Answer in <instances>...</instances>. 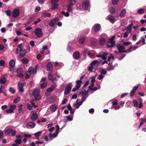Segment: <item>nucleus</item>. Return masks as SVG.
I'll return each instance as SVG.
<instances>
[{
	"label": "nucleus",
	"instance_id": "f257e3e1",
	"mask_svg": "<svg viewBox=\"0 0 146 146\" xmlns=\"http://www.w3.org/2000/svg\"><path fill=\"white\" fill-rule=\"evenodd\" d=\"M34 33L37 38L42 37L43 36L42 29L40 28H36L34 31Z\"/></svg>",
	"mask_w": 146,
	"mask_h": 146
},
{
	"label": "nucleus",
	"instance_id": "f03ea898",
	"mask_svg": "<svg viewBox=\"0 0 146 146\" xmlns=\"http://www.w3.org/2000/svg\"><path fill=\"white\" fill-rule=\"evenodd\" d=\"M33 94L36 100H40L41 97L39 94V92L38 90L35 89L34 90Z\"/></svg>",
	"mask_w": 146,
	"mask_h": 146
},
{
	"label": "nucleus",
	"instance_id": "7ed1b4c3",
	"mask_svg": "<svg viewBox=\"0 0 146 146\" xmlns=\"http://www.w3.org/2000/svg\"><path fill=\"white\" fill-rule=\"evenodd\" d=\"M25 82L23 81H21L18 82V87L19 90L20 92L22 93L23 92L24 89L23 87L25 86Z\"/></svg>",
	"mask_w": 146,
	"mask_h": 146
},
{
	"label": "nucleus",
	"instance_id": "20e7f679",
	"mask_svg": "<svg viewBox=\"0 0 146 146\" xmlns=\"http://www.w3.org/2000/svg\"><path fill=\"white\" fill-rule=\"evenodd\" d=\"M38 67L37 65H36L35 68H34L33 67H30L28 70V72L30 74H35L36 72V70Z\"/></svg>",
	"mask_w": 146,
	"mask_h": 146
},
{
	"label": "nucleus",
	"instance_id": "39448f33",
	"mask_svg": "<svg viewBox=\"0 0 146 146\" xmlns=\"http://www.w3.org/2000/svg\"><path fill=\"white\" fill-rule=\"evenodd\" d=\"M59 19L57 17H55L50 20L49 23V25L52 27H54L56 23L58 21Z\"/></svg>",
	"mask_w": 146,
	"mask_h": 146
},
{
	"label": "nucleus",
	"instance_id": "423d86ee",
	"mask_svg": "<svg viewBox=\"0 0 146 146\" xmlns=\"http://www.w3.org/2000/svg\"><path fill=\"white\" fill-rule=\"evenodd\" d=\"M90 5V2L87 0H84L82 2V7L85 9H87Z\"/></svg>",
	"mask_w": 146,
	"mask_h": 146
},
{
	"label": "nucleus",
	"instance_id": "0eeeda50",
	"mask_svg": "<svg viewBox=\"0 0 146 146\" xmlns=\"http://www.w3.org/2000/svg\"><path fill=\"white\" fill-rule=\"evenodd\" d=\"M7 77V74H5L2 75L0 79V83L4 84L6 83Z\"/></svg>",
	"mask_w": 146,
	"mask_h": 146
},
{
	"label": "nucleus",
	"instance_id": "6e6552de",
	"mask_svg": "<svg viewBox=\"0 0 146 146\" xmlns=\"http://www.w3.org/2000/svg\"><path fill=\"white\" fill-rule=\"evenodd\" d=\"M80 100L79 99H78L76 102L75 104L74 105V107H76V109H78L80 106H81L82 103H83V101H82V100L78 102V101H79Z\"/></svg>",
	"mask_w": 146,
	"mask_h": 146
},
{
	"label": "nucleus",
	"instance_id": "1a4fd4ad",
	"mask_svg": "<svg viewBox=\"0 0 146 146\" xmlns=\"http://www.w3.org/2000/svg\"><path fill=\"white\" fill-rule=\"evenodd\" d=\"M20 11L18 9H15L13 12L12 16L14 18H16L19 15Z\"/></svg>",
	"mask_w": 146,
	"mask_h": 146
},
{
	"label": "nucleus",
	"instance_id": "9d476101",
	"mask_svg": "<svg viewBox=\"0 0 146 146\" xmlns=\"http://www.w3.org/2000/svg\"><path fill=\"white\" fill-rule=\"evenodd\" d=\"M27 53V51L25 50H22H22L21 52H20L19 54V57L20 58H21L24 56Z\"/></svg>",
	"mask_w": 146,
	"mask_h": 146
},
{
	"label": "nucleus",
	"instance_id": "9b49d317",
	"mask_svg": "<svg viewBox=\"0 0 146 146\" xmlns=\"http://www.w3.org/2000/svg\"><path fill=\"white\" fill-rule=\"evenodd\" d=\"M94 27L95 32H98L100 30L101 26L100 24L97 23L95 25Z\"/></svg>",
	"mask_w": 146,
	"mask_h": 146
},
{
	"label": "nucleus",
	"instance_id": "f8f14e48",
	"mask_svg": "<svg viewBox=\"0 0 146 146\" xmlns=\"http://www.w3.org/2000/svg\"><path fill=\"white\" fill-rule=\"evenodd\" d=\"M53 69V66L52 64L50 62H48L46 65V70L47 71H50L52 70Z\"/></svg>",
	"mask_w": 146,
	"mask_h": 146
},
{
	"label": "nucleus",
	"instance_id": "ddd939ff",
	"mask_svg": "<svg viewBox=\"0 0 146 146\" xmlns=\"http://www.w3.org/2000/svg\"><path fill=\"white\" fill-rule=\"evenodd\" d=\"M73 56L75 59H78L80 57V53L79 52L76 51L73 53Z\"/></svg>",
	"mask_w": 146,
	"mask_h": 146
},
{
	"label": "nucleus",
	"instance_id": "4468645a",
	"mask_svg": "<svg viewBox=\"0 0 146 146\" xmlns=\"http://www.w3.org/2000/svg\"><path fill=\"white\" fill-rule=\"evenodd\" d=\"M35 124L34 122H29L27 125V128H29V127L31 128H33L35 127Z\"/></svg>",
	"mask_w": 146,
	"mask_h": 146
},
{
	"label": "nucleus",
	"instance_id": "2eb2a0df",
	"mask_svg": "<svg viewBox=\"0 0 146 146\" xmlns=\"http://www.w3.org/2000/svg\"><path fill=\"white\" fill-rule=\"evenodd\" d=\"M139 86L135 87L133 88V89L131 91L130 94V96L131 97L133 96L135 94V93L136 91V90L138 88Z\"/></svg>",
	"mask_w": 146,
	"mask_h": 146
},
{
	"label": "nucleus",
	"instance_id": "dca6fc26",
	"mask_svg": "<svg viewBox=\"0 0 146 146\" xmlns=\"http://www.w3.org/2000/svg\"><path fill=\"white\" fill-rule=\"evenodd\" d=\"M38 117V115L36 113H34L32 114L30 118L32 121H34L37 119Z\"/></svg>",
	"mask_w": 146,
	"mask_h": 146
},
{
	"label": "nucleus",
	"instance_id": "f3484780",
	"mask_svg": "<svg viewBox=\"0 0 146 146\" xmlns=\"http://www.w3.org/2000/svg\"><path fill=\"white\" fill-rule=\"evenodd\" d=\"M56 84H53L49 88L46 90L47 92H50L53 91L56 87Z\"/></svg>",
	"mask_w": 146,
	"mask_h": 146
},
{
	"label": "nucleus",
	"instance_id": "a211bd4d",
	"mask_svg": "<svg viewBox=\"0 0 146 146\" xmlns=\"http://www.w3.org/2000/svg\"><path fill=\"white\" fill-rule=\"evenodd\" d=\"M50 111L52 112H54L57 109V106L55 104H52L50 107Z\"/></svg>",
	"mask_w": 146,
	"mask_h": 146
},
{
	"label": "nucleus",
	"instance_id": "6ab92c4d",
	"mask_svg": "<svg viewBox=\"0 0 146 146\" xmlns=\"http://www.w3.org/2000/svg\"><path fill=\"white\" fill-rule=\"evenodd\" d=\"M117 47L118 50L119 52L120 53H123L124 52H126V51H123L122 48V45L120 44H118L117 46Z\"/></svg>",
	"mask_w": 146,
	"mask_h": 146
},
{
	"label": "nucleus",
	"instance_id": "aec40b11",
	"mask_svg": "<svg viewBox=\"0 0 146 146\" xmlns=\"http://www.w3.org/2000/svg\"><path fill=\"white\" fill-rule=\"evenodd\" d=\"M23 45L22 43L19 44L16 49V51L15 52L16 54H17L19 53V52H21L22 50V46Z\"/></svg>",
	"mask_w": 146,
	"mask_h": 146
},
{
	"label": "nucleus",
	"instance_id": "412c9836",
	"mask_svg": "<svg viewBox=\"0 0 146 146\" xmlns=\"http://www.w3.org/2000/svg\"><path fill=\"white\" fill-rule=\"evenodd\" d=\"M89 90H88L87 91H86L85 90L84 91L82 90L79 93V95H87L89 92Z\"/></svg>",
	"mask_w": 146,
	"mask_h": 146
},
{
	"label": "nucleus",
	"instance_id": "4be33fe9",
	"mask_svg": "<svg viewBox=\"0 0 146 146\" xmlns=\"http://www.w3.org/2000/svg\"><path fill=\"white\" fill-rule=\"evenodd\" d=\"M99 64V61L97 60L93 61L90 64L91 66L95 65L97 67Z\"/></svg>",
	"mask_w": 146,
	"mask_h": 146
},
{
	"label": "nucleus",
	"instance_id": "5701e85b",
	"mask_svg": "<svg viewBox=\"0 0 146 146\" xmlns=\"http://www.w3.org/2000/svg\"><path fill=\"white\" fill-rule=\"evenodd\" d=\"M82 82V81L81 80H78L76 81V87L77 89H79L81 86V84Z\"/></svg>",
	"mask_w": 146,
	"mask_h": 146
},
{
	"label": "nucleus",
	"instance_id": "b1692460",
	"mask_svg": "<svg viewBox=\"0 0 146 146\" xmlns=\"http://www.w3.org/2000/svg\"><path fill=\"white\" fill-rule=\"evenodd\" d=\"M106 40L104 38H102L100 40L99 44L100 45H104L106 43Z\"/></svg>",
	"mask_w": 146,
	"mask_h": 146
},
{
	"label": "nucleus",
	"instance_id": "393cba45",
	"mask_svg": "<svg viewBox=\"0 0 146 146\" xmlns=\"http://www.w3.org/2000/svg\"><path fill=\"white\" fill-rule=\"evenodd\" d=\"M73 5H70L68 4L67 6V11L68 12H71L73 8L72 6Z\"/></svg>",
	"mask_w": 146,
	"mask_h": 146
},
{
	"label": "nucleus",
	"instance_id": "a878e982",
	"mask_svg": "<svg viewBox=\"0 0 146 146\" xmlns=\"http://www.w3.org/2000/svg\"><path fill=\"white\" fill-rule=\"evenodd\" d=\"M126 11L125 9H123L121 12L119 14V16L121 17H123L126 14Z\"/></svg>",
	"mask_w": 146,
	"mask_h": 146
},
{
	"label": "nucleus",
	"instance_id": "bb28decb",
	"mask_svg": "<svg viewBox=\"0 0 146 146\" xmlns=\"http://www.w3.org/2000/svg\"><path fill=\"white\" fill-rule=\"evenodd\" d=\"M109 54V53L108 52H106L104 53L102 55V59L104 60H105L107 59V56Z\"/></svg>",
	"mask_w": 146,
	"mask_h": 146
},
{
	"label": "nucleus",
	"instance_id": "cd10ccee",
	"mask_svg": "<svg viewBox=\"0 0 146 146\" xmlns=\"http://www.w3.org/2000/svg\"><path fill=\"white\" fill-rule=\"evenodd\" d=\"M108 20L111 23H113L115 22V18L114 17L111 16L108 18Z\"/></svg>",
	"mask_w": 146,
	"mask_h": 146
},
{
	"label": "nucleus",
	"instance_id": "c85d7f7f",
	"mask_svg": "<svg viewBox=\"0 0 146 146\" xmlns=\"http://www.w3.org/2000/svg\"><path fill=\"white\" fill-rule=\"evenodd\" d=\"M42 16L44 17H51V14L48 13L44 12L42 14Z\"/></svg>",
	"mask_w": 146,
	"mask_h": 146
},
{
	"label": "nucleus",
	"instance_id": "c756f323",
	"mask_svg": "<svg viewBox=\"0 0 146 146\" xmlns=\"http://www.w3.org/2000/svg\"><path fill=\"white\" fill-rule=\"evenodd\" d=\"M58 134L56 133H54L53 134L50 133L48 135L49 138H51L52 137H53L54 138L56 137L58 135Z\"/></svg>",
	"mask_w": 146,
	"mask_h": 146
},
{
	"label": "nucleus",
	"instance_id": "7c9ffc66",
	"mask_svg": "<svg viewBox=\"0 0 146 146\" xmlns=\"http://www.w3.org/2000/svg\"><path fill=\"white\" fill-rule=\"evenodd\" d=\"M21 61L23 64H25L29 62V60L27 58H24L21 60Z\"/></svg>",
	"mask_w": 146,
	"mask_h": 146
},
{
	"label": "nucleus",
	"instance_id": "2f4dec72",
	"mask_svg": "<svg viewBox=\"0 0 146 146\" xmlns=\"http://www.w3.org/2000/svg\"><path fill=\"white\" fill-rule=\"evenodd\" d=\"M69 2L70 5H74L76 3V0H67Z\"/></svg>",
	"mask_w": 146,
	"mask_h": 146
},
{
	"label": "nucleus",
	"instance_id": "473e14b6",
	"mask_svg": "<svg viewBox=\"0 0 146 146\" xmlns=\"http://www.w3.org/2000/svg\"><path fill=\"white\" fill-rule=\"evenodd\" d=\"M115 66H113L112 65L109 66L107 68V69L108 71L113 70L114 69Z\"/></svg>",
	"mask_w": 146,
	"mask_h": 146
},
{
	"label": "nucleus",
	"instance_id": "72a5a7b5",
	"mask_svg": "<svg viewBox=\"0 0 146 146\" xmlns=\"http://www.w3.org/2000/svg\"><path fill=\"white\" fill-rule=\"evenodd\" d=\"M9 64L10 67H13L15 64V61L13 60H12L9 62Z\"/></svg>",
	"mask_w": 146,
	"mask_h": 146
},
{
	"label": "nucleus",
	"instance_id": "f704fd0d",
	"mask_svg": "<svg viewBox=\"0 0 146 146\" xmlns=\"http://www.w3.org/2000/svg\"><path fill=\"white\" fill-rule=\"evenodd\" d=\"M109 12L111 14H114L115 12V9L113 7H111L109 9Z\"/></svg>",
	"mask_w": 146,
	"mask_h": 146
},
{
	"label": "nucleus",
	"instance_id": "c9c22d12",
	"mask_svg": "<svg viewBox=\"0 0 146 146\" xmlns=\"http://www.w3.org/2000/svg\"><path fill=\"white\" fill-rule=\"evenodd\" d=\"M72 84L71 83H69L66 86V88H67L68 89H69L71 91L72 87Z\"/></svg>",
	"mask_w": 146,
	"mask_h": 146
},
{
	"label": "nucleus",
	"instance_id": "e433bc0d",
	"mask_svg": "<svg viewBox=\"0 0 146 146\" xmlns=\"http://www.w3.org/2000/svg\"><path fill=\"white\" fill-rule=\"evenodd\" d=\"M13 131V129L11 128H8L5 131L6 134H9Z\"/></svg>",
	"mask_w": 146,
	"mask_h": 146
},
{
	"label": "nucleus",
	"instance_id": "4c0bfd02",
	"mask_svg": "<svg viewBox=\"0 0 146 146\" xmlns=\"http://www.w3.org/2000/svg\"><path fill=\"white\" fill-rule=\"evenodd\" d=\"M86 39L84 37L81 38L79 40V43L80 44H82L84 43Z\"/></svg>",
	"mask_w": 146,
	"mask_h": 146
},
{
	"label": "nucleus",
	"instance_id": "58836bf2",
	"mask_svg": "<svg viewBox=\"0 0 146 146\" xmlns=\"http://www.w3.org/2000/svg\"><path fill=\"white\" fill-rule=\"evenodd\" d=\"M47 82H44L40 84V88L42 89H43L46 87L47 86Z\"/></svg>",
	"mask_w": 146,
	"mask_h": 146
},
{
	"label": "nucleus",
	"instance_id": "ea45409f",
	"mask_svg": "<svg viewBox=\"0 0 146 146\" xmlns=\"http://www.w3.org/2000/svg\"><path fill=\"white\" fill-rule=\"evenodd\" d=\"M70 90L69 89H68L67 88H65L64 92V94L65 95H67L70 92Z\"/></svg>",
	"mask_w": 146,
	"mask_h": 146
},
{
	"label": "nucleus",
	"instance_id": "a19ab883",
	"mask_svg": "<svg viewBox=\"0 0 146 146\" xmlns=\"http://www.w3.org/2000/svg\"><path fill=\"white\" fill-rule=\"evenodd\" d=\"M20 97H18L16 98L13 100V102L14 103H16L18 102L20 100Z\"/></svg>",
	"mask_w": 146,
	"mask_h": 146
},
{
	"label": "nucleus",
	"instance_id": "79ce46f5",
	"mask_svg": "<svg viewBox=\"0 0 146 146\" xmlns=\"http://www.w3.org/2000/svg\"><path fill=\"white\" fill-rule=\"evenodd\" d=\"M139 105L138 106V107L139 108H141L143 106V104H142V99L140 98L139 99Z\"/></svg>",
	"mask_w": 146,
	"mask_h": 146
},
{
	"label": "nucleus",
	"instance_id": "37998d69",
	"mask_svg": "<svg viewBox=\"0 0 146 146\" xmlns=\"http://www.w3.org/2000/svg\"><path fill=\"white\" fill-rule=\"evenodd\" d=\"M68 12H67L66 13L64 11H62L61 12V13L62 15H64L65 17H68L70 15V14Z\"/></svg>",
	"mask_w": 146,
	"mask_h": 146
},
{
	"label": "nucleus",
	"instance_id": "c03bdc74",
	"mask_svg": "<svg viewBox=\"0 0 146 146\" xmlns=\"http://www.w3.org/2000/svg\"><path fill=\"white\" fill-rule=\"evenodd\" d=\"M144 11L145 10L143 9H140L138 10L137 12L139 14H142L144 13Z\"/></svg>",
	"mask_w": 146,
	"mask_h": 146
},
{
	"label": "nucleus",
	"instance_id": "a18cd8bd",
	"mask_svg": "<svg viewBox=\"0 0 146 146\" xmlns=\"http://www.w3.org/2000/svg\"><path fill=\"white\" fill-rule=\"evenodd\" d=\"M112 103L113 105H116L118 104V101L117 99H113L112 100Z\"/></svg>",
	"mask_w": 146,
	"mask_h": 146
},
{
	"label": "nucleus",
	"instance_id": "49530a36",
	"mask_svg": "<svg viewBox=\"0 0 146 146\" xmlns=\"http://www.w3.org/2000/svg\"><path fill=\"white\" fill-rule=\"evenodd\" d=\"M42 133V132L41 131H38L36 133H35L34 134V135L36 137H38L40 136V135Z\"/></svg>",
	"mask_w": 146,
	"mask_h": 146
},
{
	"label": "nucleus",
	"instance_id": "de8ad7c7",
	"mask_svg": "<svg viewBox=\"0 0 146 146\" xmlns=\"http://www.w3.org/2000/svg\"><path fill=\"white\" fill-rule=\"evenodd\" d=\"M53 5L52 6L51 9H54L57 8L58 7V5L57 4H52Z\"/></svg>",
	"mask_w": 146,
	"mask_h": 146
},
{
	"label": "nucleus",
	"instance_id": "09e8293b",
	"mask_svg": "<svg viewBox=\"0 0 146 146\" xmlns=\"http://www.w3.org/2000/svg\"><path fill=\"white\" fill-rule=\"evenodd\" d=\"M9 92L12 94H14L15 92V90L12 87H10L9 88Z\"/></svg>",
	"mask_w": 146,
	"mask_h": 146
},
{
	"label": "nucleus",
	"instance_id": "8fccbe9b",
	"mask_svg": "<svg viewBox=\"0 0 146 146\" xmlns=\"http://www.w3.org/2000/svg\"><path fill=\"white\" fill-rule=\"evenodd\" d=\"M133 102L134 106L136 107H137L138 106V103L137 101L135 100H133Z\"/></svg>",
	"mask_w": 146,
	"mask_h": 146
},
{
	"label": "nucleus",
	"instance_id": "3c124183",
	"mask_svg": "<svg viewBox=\"0 0 146 146\" xmlns=\"http://www.w3.org/2000/svg\"><path fill=\"white\" fill-rule=\"evenodd\" d=\"M14 142L18 144H20L21 143V139H17Z\"/></svg>",
	"mask_w": 146,
	"mask_h": 146
},
{
	"label": "nucleus",
	"instance_id": "603ef678",
	"mask_svg": "<svg viewBox=\"0 0 146 146\" xmlns=\"http://www.w3.org/2000/svg\"><path fill=\"white\" fill-rule=\"evenodd\" d=\"M48 79L49 80L52 81L53 78L52 75L51 73H50L48 75Z\"/></svg>",
	"mask_w": 146,
	"mask_h": 146
},
{
	"label": "nucleus",
	"instance_id": "864d4df0",
	"mask_svg": "<svg viewBox=\"0 0 146 146\" xmlns=\"http://www.w3.org/2000/svg\"><path fill=\"white\" fill-rule=\"evenodd\" d=\"M16 108L15 105H11L9 106V108L13 112H14V110Z\"/></svg>",
	"mask_w": 146,
	"mask_h": 146
},
{
	"label": "nucleus",
	"instance_id": "5fc2aeb1",
	"mask_svg": "<svg viewBox=\"0 0 146 146\" xmlns=\"http://www.w3.org/2000/svg\"><path fill=\"white\" fill-rule=\"evenodd\" d=\"M23 71V70L21 68H19L17 70V72L18 73H22Z\"/></svg>",
	"mask_w": 146,
	"mask_h": 146
},
{
	"label": "nucleus",
	"instance_id": "6e6d98bb",
	"mask_svg": "<svg viewBox=\"0 0 146 146\" xmlns=\"http://www.w3.org/2000/svg\"><path fill=\"white\" fill-rule=\"evenodd\" d=\"M108 43L111 44L112 46H114L115 45V42L114 41H111L109 40L108 41Z\"/></svg>",
	"mask_w": 146,
	"mask_h": 146
},
{
	"label": "nucleus",
	"instance_id": "4d7b16f0",
	"mask_svg": "<svg viewBox=\"0 0 146 146\" xmlns=\"http://www.w3.org/2000/svg\"><path fill=\"white\" fill-rule=\"evenodd\" d=\"M6 15L9 16H11V12L10 10H7L5 11Z\"/></svg>",
	"mask_w": 146,
	"mask_h": 146
},
{
	"label": "nucleus",
	"instance_id": "13d9d810",
	"mask_svg": "<svg viewBox=\"0 0 146 146\" xmlns=\"http://www.w3.org/2000/svg\"><path fill=\"white\" fill-rule=\"evenodd\" d=\"M89 84V81L87 80L84 84V86L82 87V89H84V88L86 87Z\"/></svg>",
	"mask_w": 146,
	"mask_h": 146
},
{
	"label": "nucleus",
	"instance_id": "bf43d9fd",
	"mask_svg": "<svg viewBox=\"0 0 146 146\" xmlns=\"http://www.w3.org/2000/svg\"><path fill=\"white\" fill-rule=\"evenodd\" d=\"M119 1V0H112V3L114 5H116Z\"/></svg>",
	"mask_w": 146,
	"mask_h": 146
},
{
	"label": "nucleus",
	"instance_id": "052dcab7",
	"mask_svg": "<svg viewBox=\"0 0 146 146\" xmlns=\"http://www.w3.org/2000/svg\"><path fill=\"white\" fill-rule=\"evenodd\" d=\"M41 20L40 18H38L37 20L35 21L34 23V25H36L37 24L40 22L41 21Z\"/></svg>",
	"mask_w": 146,
	"mask_h": 146
},
{
	"label": "nucleus",
	"instance_id": "680f3d73",
	"mask_svg": "<svg viewBox=\"0 0 146 146\" xmlns=\"http://www.w3.org/2000/svg\"><path fill=\"white\" fill-rule=\"evenodd\" d=\"M33 100H32L31 101V105L34 108H36L37 107V106L35 105V103L33 102Z\"/></svg>",
	"mask_w": 146,
	"mask_h": 146
},
{
	"label": "nucleus",
	"instance_id": "e2e57ef3",
	"mask_svg": "<svg viewBox=\"0 0 146 146\" xmlns=\"http://www.w3.org/2000/svg\"><path fill=\"white\" fill-rule=\"evenodd\" d=\"M27 108L29 110H30L32 109V107L31 105L28 104L27 105Z\"/></svg>",
	"mask_w": 146,
	"mask_h": 146
},
{
	"label": "nucleus",
	"instance_id": "0e129e2a",
	"mask_svg": "<svg viewBox=\"0 0 146 146\" xmlns=\"http://www.w3.org/2000/svg\"><path fill=\"white\" fill-rule=\"evenodd\" d=\"M56 130L55 133L58 134V131L60 129L59 127V125H56Z\"/></svg>",
	"mask_w": 146,
	"mask_h": 146
},
{
	"label": "nucleus",
	"instance_id": "69168bd1",
	"mask_svg": "<svg viewBox=\"0 0 146 146\" xmlns=\"http://www.w3.org/2000/svg\"><path fill=\"white\" fill-rule=\"evenodd\" d=\"M40 7H36L35 9V11L36 13H38L40 11Z\"/></svg>",
	"mask_w": 146,
	"mask_h": 146
},
{
	"label": "nucleus",
	"instance_id": "338daca9",
	"mask_svg": "<svg viewBox=\"0 0 146 146\" xmlns=\"http://www.w3.org/2000/svg\"><path fill=\"white\" fill-rule=\"evenodd\" d=\"M131 42H125L123 43V44L125 46H128L130 44Z\"/></svg>",
	"mask_w": 146,
	"mask_h": 146
},
{
	"label": "nucleus",
	"instance_id": "774afa93",
	"mask_svg": "<svg viewBox=\"0 0 146 146\" xmlns=\"http://www.w3.org/2000/svg\"><path fill=\"white\" fill-rule=\"evenodd\" d=\"M5 62L4 60H0V65L1 66H3L4 65Z\"/></svg>",
	"mask_w": 146,
	"mask_h": 146
}]
</instances>
